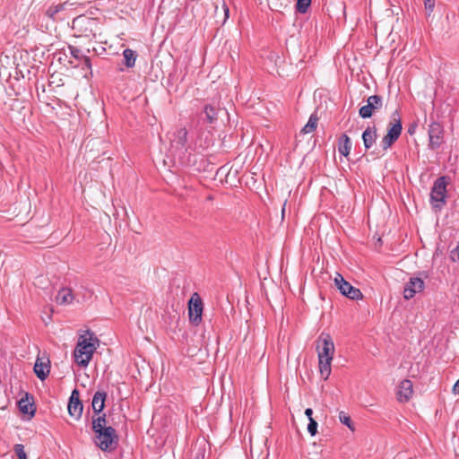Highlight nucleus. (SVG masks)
Wrapping results in <instances>:
<instances>
[{
    "label": "nucleus",
    "mask_w": 459,
    "mask_h": 459,
    "mask_svg": "<svg viewBox=\"0 0 459 459\" xmlns=\"http://www.w3.org/2000/svg\"><path fill=\"white\" fill-rule=\"evenodd\" d=\"M169 152L182 165L195 163L192 152L193 147L187 142V130L185 127L176 129L169 136Z\"/></svg>",
    "instance_id": "obj_1"
},
{
    "label": "nucleus",
    "mask_w": 459,
    "mask_h": 459,
    "mask_svg": "<svg viewBox=\"0 0 459 459\" xmlns=\"http://www.w3.org/2000/svg\"><path fill=\"white\" fill-rule=\"evenodd\" d=\"M318 367L322 377L326 380L331 374V363L334 354V344L329 333H322L317 339Z\"/></svg>",
    "instance_id": "obj_2"
},
{
    "label": "nucleus",
    "mask_w": 459,
    "mask_h": 459,
    "mask_svg": "<svg viewBox=\"0 0 459 459\" xmlns=\"http://www.w3.org/2000/svg\"><path fill=\"white\" fill-rule=\"evenodd\" d=\"M87 334L88 337L86 335L80 336L74 352L75 362L82 367H87L90 363L96 350L95 342H98L92 333L88 331Z\"/></svg>",
    "instance_id": "obj_3"
},
{
    "label": "nucleus",
    "mask_w": 459,
    "mask_h": 459,
    "mask_svg": "<svg viewBox=\"0 0 459 459\" xmlns=\"http://www.w3.org/2000/svg\"><path fill=\"white\" fill-rule=\"evenodd\" d=\"M94 433L95 444L103 451L112 450L117 444L116 429L110 426L100 431H94Z\"/></svg>",
    "instance_id": "obj_4"
},
{
    "label": "nucleus",
    "mask_w": 459,
    "mask_h": 459,
    "mask_svg": "<svg viewBox=\"0 0 459 459\" xmlns=\"http://www.w3.org/2000/svg\"><path fill=\"white\" fill-rule=\"evenodd\" d=\"M204 306L198 293L192 294L188 300V317L191 324L198 325L202 322Z\"/></svg>",
    "instance_id": "obj_5"
},
{
    "label": "nucleus",
    "mask_w": 459,
    "mask_h": 459,
    "mask_svg": "<svg viewBox=\"0 0 459 459\" xmlns=\"http://www.w3.org/2000/svg\"><path fill=\"white\" fill-rule=\"evenodd\" d=\"M446 177H440L434 182L430 193V201L433 206L437 207L438 204L446 203Z\"/></svg>",
    "instance_id": "obj_6"
},
{
    "label": "nucleus",
    "mask_w": 459,
    "mask_h": 459,
    "mask_svg": "<svg viewBox=\"0 0 459 459\" xmlns=\"http://www.w3.org/2000/svg\"><path fill=\"white\" fill-rule=\"evenodd\" d=\"M334 284L343 296L351 299L359 300L363 297L360 290L353 287L350 282L346 281L340 273H336L334 277Z\"/></svg>",
    "instance_id": "obj_7"
},
{
    "label": "nucleus",
    "mask_w": 459,
    "mask_h": 459,
    "mask_svg": "<svg viewBox=\"0 0 459 459\" xmlns=\"http://www.w3.org/2000/svg\"><path fill=\"white\" fill-rule=\"evenodd\" d=\"M383 107V98L379 95H371L367 100V104L359 110V115L362 118H369L374 111L381 109Z\"/></svg>",
    "instance_id": "obj_8"
},
{
    "label": "nucleus",
    "mask_w": 459,
    "mask_h": 459,
    "mask_svg": "<svg viewBox=\"0 0 459 459\" xmlns=\"http://www.w3.org/2000/svg\"><path fill=\"white\" fill-rule=\"evenodd\" d=\"M67 409L68 413L71 417H73L76 420L81 419L83 410V404L80 400V393L76 388L72 391Z\"/></svg>",
    "instance_id": "obj_9"
},
{
    "label": "nucleus",
    "mask_w": 459,
    "mask_h": 459,
    "mask_svg": "<svg viewBox=\"0 0 459 459\" xmlns=\"http://www.w3.org/2000/svg\"><path fill=\"white\" fill-rule=\"evenodd\" d=\"M429 147L432 150L437 149L443 139V127L439 123L433 122L429 127Z\"/></svg>",
    "instance_id": "obj_10"
},
{
    "label": "nucleus",
    "mask_w": 459,
    "mask_h": 459,
    "mask_svg": "<svg viewBox=\"0 0 459 459\" xmlns=\"http://www.w3.org/2000/svg\"><path fill=\"white\" fill-rule=\"evenodd\" d=\"M424 281L420 277H411L406 283L403 290V297L405 299H412L415 294L424 290Z\"/></svg>",
    "instance_id": "obj_11"
},
{
    "label": "nucleus",
    "mask_w": 459,
    "mask_h": 459,
    "mask_svg": "<svg viewBox=\"0 0 459 459\" xmlns=\"http://www.w3.org/2000/svg\"><path fill=\"white\" fill-rule=\"evenodd\" d=\"M413 394L412 382L409 379H403L398 385L396 392L397 400L400 403H407Z\"/></svg>",
    "instance_id": "obj_12"
},
{
    "label": "nucleus",
    "mask_w": 459,
    "mask_h": 459,
    "mask_svg": "<svg viewBox=\"0 0 459 459\" xmlns=\"http://www.w3.org/2000/svg\"><path fill=\"white\" fill-rule=\"evenodd\" d=\"M34 373L40 380H45L50 372V365L49 359H42L40 358H37L35 365H34Z\"/></svg>",
    "instance_id": "obj_13"
},
{
    "label": "nucleus",
    "mask_w": 459,
    "mask_h": 459,
    "mask_svg": "<svg viewBox=\"0 0 459 459\" xmlns=\"http://www.w3.org/2000/svg\"><path fill=\"white\" fill-rule=\"evenodd\" d=\"M377 138V127L375 126H368L362 134V140L367 150L370 149L376 143Z\"/></svg>",
    "instance_id": "obj_14"
},
{
    "label": "nucleus",
    "mask_w": 459,
    "mask_h": 459,
    "mask_svg": "<svg viewBox=\"0 0 459 459\" xmlns=\"http://www.w3.org/2000/svg\"><path fill=\"white\" fill-rule=\"evenodd\" d=\"M107 397V393L104 391H98L94 394L91 406L94 413L100 414L104 407H105V401Z\"/></svg>",
    "instance_id": "obj_15"
},
{
    "label": "nucleus",
    "mask_w": 459,
    "mask_h": 459,
    "mask_svg": "<svg viewBox=\"0 0 459 459\" xmlns=\"http://www.w3.org/2000/svg\"><path fill=\"white\" fill-rule=\"evenodd\" d=\"M74 300L73 290L70 288H62L56 296V301L59 305H69Z\"/></svg>",
    "instance_id": "obj_16"
},
{
    "label": "nucleus",
    "mask_w": 459,
    "mask_h": 459,
    "mask_svg": "<svg viewBox=\"0 0 459 459\" xmlns=\"http://www.w3.org/2000/svg\"><path fill=\"white\" fill-rule=\"evenodd\" d=\"M31 400L32 397L30 398L29 394H26L25 397H22L18 402V406L21 412L24 414H30V416H33L35 414V408Z\"/></svg>",
    "instance_id": "obj_17"
},
{
    "label": "nucleus",
    "mask_w": 459,
    "mask_h": 459,
    "mask_svg": "<svg viewBox=\"0 0 459 459\" xmlns=\"http://www.w3.org/2000/svg\"><path fill=\"white\" fill-rule=\"evenodd\" d=\"M387 134L399 138L402 134L403 126L397 112L394 113L393 120L390 122Z\"/></svg>",
    "instance_id": "obj_18"
},
{
    "label": "nucleus",
    "mask_w": 459,
    "mask_h": 459,
    "mask_svg": "<svg viewBox=\"0 0 459 459\" xmlns=\"http://www.w3.org/2000/svg\"><path fill=\"white\" fill-rule=\"evenodd\" d=\"M351 146L352 143L351 138L346 134H342L338 142L339 153L347 157L351 152Z\"/></svg>",
    "instance_id": "obj_19"
},
{
    "label": "nucleus",
    "mask_w": 459,
    "mask_h": 459,
    "mask_svg": "<svg viewBox=\"0 0 459 459\" xmlns=\"http://www.w3.org/2000/svg\"><path fill=\"white\" fill-rule=\"evenodd\" d=\"M124 64L127 68H132L135 65L136 54L134 50L126 48L123 51Z\"/></svg>",
    "instance_id": "obj_20"
},
{
    "label": "nucleus",
    "mask_w": 459,
    "mask_h": 459,
    "mask_svg": "<svg viewBox=\"0 0 459 459\" xmlns=\"http://www.w3.org/2000/svg\"><path fill=\"white\" fill-rule=\"evenodd\" d=\"M318 117L316 114L309 117L307 123L302 127L300 134H306L314 132L317 126Z\"/></svg>",
    "instance_id": "obj_21"
},
{
    "label": "nucleus",
    "mask_w": 459,
    "mask_h": 459,
    "mask_svg": "<svg viewBox=\"0 0 459 459\" xmlns=\"http://www.w3.org/2000/svg\"><path fill=\"white\" fill-rule=\"evenodd\" d=\"M205 120L212 124L217 120V108L212 105H205L204 108Z\"/></svg>",
    "instance_id": "obj_22"
},
{
    "label": "nucleus",
    "mask_w": 459,
    "mask_h": 459,
    "mask_svg": "<svg viewBox=\"0 0 459 459\" xmlns=\"http://www.w3.org/2000/svg\"><path fill=\"white\" fill-rule=\"evenodd\" d=\"M106 417L105 414L99 415L92 420V429L93 431H100L102 429H106L108 426H106Z\"/></svg>",
    "instance_id": "obj_23"
},
{
    "label": "nucleus",
    "mask_w": 459,
    "mask_h": 459,
    "mask_svg": "<svg viewBox=\"0 0 459 459\" xmlns=\"http://www.w3.org/2000/svg\"><path fill=\"white\" fill-rule=\"evenodd\" d=\"M397 139L398 137H395V135L386 134L381 141L383 150L386 151L389 149Z\"/></svg>",
    "instance_id": "obj_24"
},
{
    "label": "nucleus",
    "mask_w": 459,
    "mask_h": 459,
    "mask_svg": "<svg viewBox=\"0 0 459 459\" xmlns=\"http://www.w3.org/2000/svg\"><path fill=\"white\" fill-rule=\"evenodd\" d=\"M339 420L342 424L346 425L350 429L354 430L351 417L348 414H346L344 411H341L339 413Z\"/></svg>",
    "instance_id": "obj_25"
},
{
    "label": "nucleus",
    "mask_w": 459,
    "mask_h": 459,
    "mask_svg": "<svg viewBox=\"0 0 459 459\" xmlns=\"http://www.w3.org/2000/svg\"><path fill=\"white\" fill-rule=\"evenodd\" d=\"M310 4L311 0H298L296 4L298 12L300 13H307Z\"/></svg>",
    "instance_id": "obj_26"
},
{
    "label": "nucleus",
    "mask_w": 459,
    "mask_h": 459,
    "mask_svg": "<svg viewBox=\"0 0 459 459\" xmlns=\"http://www.w3.org/2000/svg\"><path fill=\"white\" fill-rule=\"evenodd\" d=\"M64 9L63 4H56L49 6L46 12L47 15L52 19L55 18L56 14Z\"/></svg>",
    "instance_id": "obj_27"
},
{
    "label": "nucleus",
    "mask_w": 459,
    "mask_h": 459,
    "mask_svg": "<svg viewBox=\"0 0 459 459\" xmlns=\"http://www.w3.org/2000/svg\"><path fill=\"white\" fill-rule=\"evenodd\" d=\"M14 453L19 459H27V455L24 451V446L22 444H16L13 446Z\"/></svg>",
    "instance_id": "obj_28"
},
{
    "label": "nucleus",
    "mask_w": 459,
    "mask_h": 459,
    "mask_svg": "<svg viewBox=\"0 0 459 459\" xmlns=\"http://www.w3.org/2000/svg\"><path fill=\"white\" fill-rule=\"evenodd\" d=\"M307 431L311 436H315L317 432V422L313 418H310L307 425Z\"/></svg>",
    "instance_id": "obj_29"
},
{
    "label": "nucleus",
    "mask_w": 459,
    "mask_h": 459,
    "mask_svg": "<svg viewBox=\"0 0 459 459\" xmlns=\"http://www.w3.org/2000/svg\"><path fill=\"white\" fill-rule=\"evenodd\" d=\"M81 62V65H82V70H90V73L91 74V59L88 57V56H82V61Z\"/></svg>",
    "instance_id": "obj_30"
},
{
    "label": "nucleus",
    "mask_w": 459,
    "mask_h": 459,
    "mask_svg": "<svg viewBox=\"0 0 459 459\" xmlns=\"http://www.w3.org/2000/svg\"><path fill=\"white\" fill-rule=\"evenodd\" d=\"M70 54L72 56H74L75 59H78L82 61V57L83 56L81 53V50L75 47H69Z\"/></svg>",
    "instance_id": "obj_31"
},
{
    "label": "nucleus",
    "mask_w": 459,
    "mask_h": 459,
    "mask_svg": "<svg viewBox=\"0 0 459 459\" xmlns=\"http://www.w3.org/2000/svg\"><path fill=\"white\" fill-rule=\"evenodd\" d=\"M424 5L429 14L433 12L435 7V0H424Z\"/></svg>",
    "instance_id": "obj_32"
},
{
    "label": "nucleus",
    "mask_w": 459,
    "mask_h": 459,
    "mask_svg": "<svg viewBox=\"0 0 459 459\" xmlns=\"http://www.w3.org/2000/svg\"><path fill=\"white\" fill-rule=\"evenodd\" d=\"M453 392L454 394H459V379L455 383L453 386Z\"/></svg>",
    "instance_id": "obj_33"
},
{
    "label": "nucleus",
    "mask_w": 459,
    "mask_h": 459,
    "mask_svg": "<svg viewBox=\"0 0 459 459\" xmlns=\"http://www.w3.org/2000/svg\"><path fill=\"white\" fill-rule=\"evenodd\" d=\"M305 414L308 418V420H310V418H312L313 410L311 408L306 409Z\"/></svg>",
    "instance_id": "obj_34"
},
{
    "label": "nucleus",
    "mask_w": 459,
    "mask_h": 459,
    "mask_svg": "<svg viewBox=\"0 0 459 459\" xmlns=\"http://www.w3.org/2000/svg\"><path fill=\"white\" fill-rule=\"evenodd\" d=\"M224 7H225V8H224V9H225V16H226V17H229V8H228V7H226V6H224Z\"/></svg>",
    "instance_id": "obj_35"
},
{
    "label": "nucleus",
    "mask_w": 459,
    "mask_h": 459,
    "mask_svg": "<svg viewBox=\"0 0 459 459\" xmlns=\"http://www.w3.org/2000/svg\"><path fill=\"white\" fill-rule=\"evenodd\" d=\"M285 206H286V202L283 204V207H282V210H281L282 216H284Z\"/></svg>",
    "instance_id": "obj_36"
},
{
    "label": "nucleus",
    "mask_w": 459,
    "mask_h": 459,
    "mask_svg": "<svg viewBox=\"0 0 459 459\" xmlns=\"http://www.w3.org/2000/svg\"><path fill=\"white\" fill-rule=\"evenodd\" d=\"M45 317H48V321L51 319L50 315H48H48H45Z\"/></svg>",
    "instance_id": "obj_37"
},
{
    "label": "nucleus",
    "mask_w": 459,
    "mask_h": 459,
    "mask_svg": "<svg viewBox=\"0 0 459 459\" xmlns=\"http://www.w3.org/2000/svg\"><path fill=\"white\" fill-rule=\"evenodd\" d=\"M45 317H48V321L51 319L50 315H48H48H45Z\"/></svg>",
    "instance_id": "obj_38"
}]
</instances>
